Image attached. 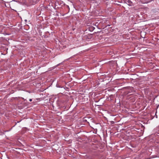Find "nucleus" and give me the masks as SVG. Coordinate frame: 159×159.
Returning a JSON list of instances; mask_svg holds the SVG:
<instances>
[{
  "label": "nucleus",
  "instance_id": "obj_1",
  "mask_svg": "<svg viewBox=\"0 0 159 159\" xmlns=\"http://www.w3.org/2000/svg\"><path fill=\"white\" fill-rule=\"evenodd\" d=\"M29 101H30L31 102L32 101V99H29Z\"/></svg>",
  "mask_w": 159,
  "mask_h": 159
}]
</instances>
